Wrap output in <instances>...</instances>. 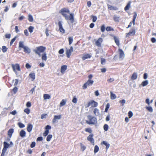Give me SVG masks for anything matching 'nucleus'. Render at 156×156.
Returning a JSON list of instances; mask_svg holds the SVG:
<instances>
[{"mask_svg":"<svg viewBox=\"0 0 156 156\" xmlns=\"http://www.w3.org/2000/svg\"><path fill=\"white\" fill-rule=\"evenodd\" d=\"M106 30L107 31H113L114 30L113 28L110 26L107 27L106 28Z\"/></svg>","mask_w":156,"mask_h":156,"instance_id":"32","label":"nucleus"},{"mask_svg":"<svg viewBox=\"0 0 156 156\" xmlns=\"http://www.w3.org/2000/svg\"><path fill=\"white\" fill-rule=\"evenodd\" d=\"M105 59L102 58L101 59V63L103 65L105 63Z\"/></svg>","mask_w":156,"mask_h":156,"instance_id":"56","label":"nucleus"},{"mask_svg":"<svg viewBox=\"0 0 156 156\" xmlns=\"http://www.w3.org/2000/svg\"><path fill=\"white\" fill-rule=\"evenodd\" d=\"M17 37V36H16L15 37H14L12 39L10 43V46L12 45L13 44V43L15 41Z\"/></svg>","mask_w":156,"mask_h":156,"instance_id":"39","label":"nucleus"},{"mask_svg":"<svg viewBox=\"0 0 156 156\" xmlns=\"http://www.w3.org/2000/svg\"><path fill=\"white\" fill-rule=\"evenodd\" d=\"M73 51V47L71 46L69 49H67L66 51V55L67 58H69L70 57L72 52Z\"/></svg>","mask_w":156,"mask_h":156,"instance_id":"10","label":"nucleus"},{"mask_svg":"<svg viewBox=\"0 0 156 156\" xmlns=\"http://www.w3.org/2000/svg\"><path fill=\"white\" fill-rule=\"evenodd\" d=\"M98 103L94 101V100H91L89 101L87 104L86 106V108H88L90 106L92 107H96L98 106Z\"/></svg>","mask_w":156,"mask_h":156,"instance_id":"4","label":"nucleus"},{"mask_svg":"<svg viewBox=\"0 0 156 156\" xmlns=\"http://www.w3.org/2000/svg\"><path fill=\"white\" fill-rule=\"evenodd\" d=\"M61 117V115H55L54 116V117L52 120V122L53 123H55L56 122L57 120L60 119Z\"/></svg>","mask_w":156,"mask_h":156,"instance_id":"12","label":"nucleus"},{"mask_svg":"<svg viewBox=\"0 0 156 156\" xmlns=\"http://www.w3.org/2000/svg\"><path fill=\"white\" fill-rule=\"evenodd\" d=\"M113 19L114 21L116 22H119L120 19L119 16H117L116 15L114 16Z\"/></svg>","mask_w":156,"mask_h":156,"instance_id":"20","label":"nucleus"},{"mask_svg":"<svg viewBox=\"0 0 156 156\" xmlns=\"http://www.w3.org/2000/svg\"><path fill=\"white\" fill-rule=\"evenodd\" d=\"M113 38L114 40L115 43L116 44V45L118 46H119V39L115 36H114Z\"/></svg>","mask_w":156,"mask_h":156,"instance_id":"21","label":"nucleus"},{"mask_svg":"<svg viewBox=\"0 0 156 156\" xmlns=\"http://www.w3.org/2000/svg\"><path fill=\"white\" fill-rule=\"evenodd\" d=\"M99 150V148L98 147L97 145H95L94 147V153H96Z\"/></svg>","mask_w":156,"mask_h":156,"instance_id":"46","label":"nucleus"},{"mask_svg":"<svg viewBox=\"0 0 156 156\" xmlns=\"http://www.w3.org/2000/svg\"><path fill=\"white\" fill-rule=\"evenodd\" d=\"M8 48L5 46H4L2 47V50L3 53H5L7 51Z\"/></svg>","mask_w":156,"mask_h":156,"instance_id":"43","label":"nucleus"},{"mask_svg":"<svg viewBox=\"0 0 156 156\" xmlns=\"http://www.w3.org/2000/svg\"><path fill=\"white\" fill-rule=\"evenodd\" d=\"M34 27L32 26H30L28 28L29 31L31 33L33 32Z\"/></svg>","mask_w":156,"mask_h":156,"instance_id":"40","label":"nucleus"},{"mask_svg":"<svg viewBox=\"0 0 156 156\" xmlns=\"http://www.w3.org/2000/svg\"><path fill=\"white\" fill-rule=\"evenodd\" d=\"M93 134H90L89 135V136H88L87 137V139L92 144L94 145V139L93 138Z\"/></svg>","mask_w":156,"mask_h":156,"instance_id":"8","label":"nucleus"},{"mask_svg":"<svg viewBox=\"0 0 156 156\" xmlns=\"http://www.w3.org/2000/svg\"><path fill=\"white\" fill-rule=\"evenodd\" d=\"M87 117V120L86 121V122L87 124L95 125L97 124V119L95 117L89 115Z\"/></svg>","mask_w":156,"mask_h":156,"instance_id":"2","label":"nucleus"},{"mask_svg":"<svg viewBox=\"0 0 156 156\" xmlns=\"http://www.w3.org/2000/svg\"><path fill=\"white\" fill-rule=\"evenodd\" d=\"M4 147L2 150V153L1 156H4L5 153L6 152L7 148L9 147V144L5 142H4L3 143Z\"/></svg>","mask_w":156,"mask_h":156,"instance_id":"5","label":"nucleus"},{"mask_svg":"<svg viewBox=\"0 0 156 156\" xmlns=\"http://www.w3.org/2000/svg\"><path fill=\"white\" fill-rule=\"evenodd\" d=\"M86 132H88L89 133H91L92 132V130L90 128H87L85 129Z\"/></svg>","mask_w":156,"mask_h":156,"instance_id":"47","label":"nucleus"},{"mask_svg":"<svg viewBox=\"0 0 156 156\" xmlns=\"http://www.w3.org/2000/svg\"><path fill=\"white\" fill-rule=\"evenodd\" d=\"M19 48H25L26 46H24L23 44V42L22 41H20L19 42Z\"/></svg>","mask_w":156,"mask_h":156,"instance_id":"30","label":"nucleus"},{"mask_svg":"<svg viewBox=\"0 0 156 156\" xmlns=\"http://www.w3.org/2000/svg\"><path fill=\"white\" fill-rule=\"evenodd\" d=\"M148 84V81L147 80H146L143 81L142 82V83H141V85H142V86L144 87V86H145L147 85Z\"/></svg>","mask_w":156,"mask_h":156,"instance_id":"41","label":"nucleus"},{"mask_svg":"<svg viewBox=\"0 0 156 156\" xmlns=\"http://www.w3.org/2000/svg\"><path fill=\"white\" fill-rule=\"evenodd\" d=\"M131 2V1L128 2L127 5L124 8V10L125 11L128 10L129 9L130 7Z\"/></svg>","mask_w":156,"mask_h":156,"instance_id":"14","label":"nucleus"},{"mask_svg":"<svg viewBox=\"0 0 156 156\" xmlns=\"http://www.w3.org/2000/svg\"><path fill=\"white\" fill-rule=\"evenodd\" d=\"M33 128V126L30 124H28L27 125V130L28 132H30Z\"/></svg>","mask_w":156,"mask_h":156,"instance_id":"19","label":"nucleus"},{"mask_svg":"<svg viewBox=\"0 0 156 156\" xmlns=\"http://www.w3.org/2000/svg\"><path fill=\"white\" fill-rule=\"evenodd\" d=\"M93 113L96 116L98 115L99 113V110L97 108H94L93 111Z\"/></svg>","mask_w":156,"mask_h":156,"instance_id":"29","label":"nucleus"},{"mask_svg":"<svg viewBox=\"0 0 156 156\" xmlns=\"http://www.w3.org/2000/svg\"><path fill=\"white\" fill-rule=\"evenodd\" d=\"M59 13L65 18L66 20H69L71 23L74 22V14L70 13V11L68 9L66 8H62L60 11Z\"/></svg>","mask_w":156,"mask_h":156,"instance_id":"1","label":"nucleus"},{"mask_svg":"<svg viewBox=\"0 0 156 156\" xmlns=\"http://www.w3.org/2000/svg\"><path fill=\"white\" fill-rule=\"evenodd\" d=\"M49 133V131L48 130H45L44 132L43 133V136H46Z\"/></svg>","mask_w":156,"mask_h":156,"instance_id":"51","label":"nucleus"},{"mask_svg":"<svg viewBox=\"0 0 156 156\" xmlns=\"http://www.w3.org/2000/svg\"><path fill=\"white\" fill-rule=\"evenodd\" d=\"M35 142H33L30 144V147L31 148L34 147L35 145Z\"/></svg>","mask_w":156,"mask_h":156,"instance_id":"60","label":"nucleus"},{"mask_svg":"<svg viewBox=\"0 0 156 156\" xmlns=\"http://www.w3.org/2000/svg\"><path fill=\"white\" fill-rule=\"evenodd\" d=\"M43 98L44 100L48 99L51 98V96L48 94H44Z\"/></svg>","mask_w":156,"mask_h":156,"instance_id":"26","label":"nucleus"},{"mask_svg":"<svg viewBox=\"0 0 156 156\" xmlns=\"http://www.w3.org/2000/svg\"><path fill=\"white\" fill-rule=\"evenodd\" d=\"M52 137V136L51 134L48 135L46 139V140L47 141H49Z\"/></svg>","mask_w":156,"mask_h":156,"instance_id":"45","label":"nucleus"},{"mask_svg":"<svg viewBox=\"0 0 156 156\" xmlns=\"http://www.w3.org/2000/svg\"><path fill=\"white\" fill-rule=\"evenodd\" d=\"M41 58L42 60L46 61L47 59L46 54L45 52L43 53L42 55Z\"/></svg>","mask_w":156,"mask_h":156,"instance_id":"27","label":"nucleus"},{"mask_svg":"<svg viewBox=\"0 0 156 156\" xmlns=\"http://www.w3.org/2000/svg\"><path fill=\"white\" fill-rule=\"evenodd\" d=\"M24 49V51L27 54H29L31 52L30 49L27 47L26 46Z\"/></svg>","mask_w":156,"mask_h":156,"instance_id":"16","label":"nucleus"},{"mask_svg":"<svg viewBox=\"0 0 156 156\" xmlns=\"http://www.w3.org/2000/svg\"><path fill=\"white\" fill-rule=\"evenodd\" d=\"M116 97L115 94L112 93V92H111V99L112 100H114L116 98Z\"/></svg>","mask_w":156,"mask_h":156,"instance_id":"34","label":"nucleus"},{"mask_svg":"<svg viewBox=\"0 0 156 156\" xmlns=\"http://www.w3.org/2000/svg\"><path fill=\"white\" fill-rule=\"evenodd\" d=\"M62 22L61 21H59L58 24L60 32L63 33H64L65 32V30L62 27Z\"/></svg>","mask_w":156,"mask_h":156,"instance_id":"9","label":"nucleus"},{"mask_svg":"<svg viewBox=\"0 0 156 156\" xmlns=\"http://www.w3.org/2000/svg\"><path fill=\"white\" fill-rule=\"evenodd\" d=\"M12 91L14 92V94H16L18 90V88L17 87H15L12 89Z\"/></svg>","mask_w":156,"mask_h":156,"instance_id":"54","label":"nucleus"},{"mask_svg":"<svg viewBox=\"0 0 156 156\" xmlns=\"http://www.w3.org/2000/svg\"><path fill=\"white\" fill-rule=\"evenodd\" d=\"M28 20L30 22H32L33 21V16L30 14L28 15Z\"/></svg>","mask_w":156,"mask_h":156,"instance_id":"37","label":"nucleus"},{"mask_svg":"<svg viewBox=\"0 0 156 156\" xmlns=\"http://www.w3.org/2000/svg\"><path fill=\"white\" fill-rule=\"evenodd\" d=\"M94 83V81L91 80H88L83 85V88L84 89H86L88 86H91Z\"/></svg>","mask_w":156,"mask_h":156,"instance_id":"6","label":"nucleus"},{"mask_svg":"<svg viewBox=\"0 0 156 156\" xmlns=\"http://www.w3.org/2000/svg\"><path fill=\"white\" fill-rule=\"evenodd\" d=\"M119 58L120 59H122L124 57L125 54L123 51L121 49H119Z\"/></svg>","mask_w":156,"mask_h":156,"instance_id":"11","label":"nucleus"},{"mask_svg":"<svg viewBox=\"0 0 156 156\" xmlns=\"http://www.w3.org/2000/svg\"><path fill=\"white\" fill-rule=\"evenodd\" d=\"M64 49L63 48H61L58 51V53L59 54H62L64 52Z\"/></svg>","mask_w":156,"mask_h":156,"instance_id":"55","label":"nucleus"},{"mask_svg":"<svg viewBox=\"0 0 156 156\" xmlns=\"http://www.w3.org/2000/svg\"><path fill=\"white\" fill-rule=\"evenodd\" d=\"M13 132L14 129H10L8 132V135L9 137H11Z\"/></svg>","mask_w":156,"mask_h":156,"instance_id":"22","label":"nucleus"},{"mask_svg":"<svg viewBox=\"0 0 156 156\" xmlns=\"http://www.w3.org/2000/svg\"><path fill=\"white\" fill-rule=\"evenodd\" d=\"M25 67L26 68H30L31 67V66L28 63H27L26 64Z\"/></svg>","mask_w":156,"mask_h":156,"instance_id":"64","label":"nucleus"},{"mask_svg":"<svg viewBox=\"0 0 156 156\" xmlns=\"http://www.w3.org/2000/svg\"><path fill=\"white\" fill-rule=\"evenodd\" d=\"M24 34L26 36H28L29 35V33L28 30L27 29H25L24 30Z\"/></svg>","mask_w":156,"mask_h":156,"instance_id":"59","label":"nucleus"},{"mask_svg":"<svg viewBox=\"0 0 156 156\" xmlns=\"http://www.w3.org/2000/svg\"><path fill=\"white\" fill-rule=\"evenodd\" d=\"M80 144L81 146V148L82 151H84L86 148V147L83 145L82 143H80Z\"/></svg>","mask_w":156,"mask_h":156,"instance_id":"44","label":"nucleus"},{"mask_svg":"<svg viewBox=\"0 0 156 156\" xmlns=\"http://www.w3.org/2000/svg\"><path fill=\"white\" fill-rule=\"evenodd\" d=\"M66 102V100L65 99H62L60 104V107L62 106L65 105Z\"/></svg>","mask_w":156,"mask_h":156,"instance_id":"33","label":"nucleus"},{"mask_svg":"<svg viewBox=\"0 0 156 156\" xmlns=\"http://www.w3.org/2000/svg\"><path fill=\"white\" fill-rule=\"evenodd\" d=\"M101 144H104L106 146V150H107L109 148L110 146V144L108 143L107 142L105 141H103L101 143Z\"/></svg>","mask_w":156,"mask_h":156,"instance_id":"15","label":"nucleus"},{"mask_svg":"<svg viewBox=\"0 0 156 156\" xmlns=\"http://www.w3.org/2000/svg\"><path fill=\"white\" fill-rule=\"evenodd\" d=\"M91 57V56L89 54H87L83 55L82 57V59L83 60H85V59L90 58Z\"/></svg>","mask_w":156,"mask_h":156,"instance_id":"17","label":"nucleus"},{"mask_svg":"<svg viewBox=\"0 0 156 156\" xmlns=\"http://www.w3.org/2000/svg\"><path fill=\"white\" fill-rule=\"evenodd\" d=\"M101 30L102 32H104L106 29V28L104 24L102 25L101 27Z\"/></svg>","mask_w":156,"mask_h":156,"instance_id":"36","label":"nucleus"},{"mask_svg":"<svg viewBox=\"0 0 156 156\" xmlns=\"http://www.w3.org/2000/svg\"><path fill=\"white\" fill-rule=\"evenodd\" d=\"M128 115L129 118H131L133 115V113L131 111H129L128 113Z\"/></svg>","mask_w":156,"mask_h":156,"instance_id":"53","label":"nucleus"},{"mask_svg":"<svg viewBox=\"0 0 156 156\" xmlns=\"http://www.w3.org/2000/svg\"><path fill=\"white\" fill-rule=\"evenodd\" d=\"M110 107V105L109 103H108L106 106V107L105 109V112H107Z\"/></svg>","mask_w":156,"mask_h":156,"instance_id":"50","label":"nucleus"},{"mask_svg":"<svg viewBox=\"0 0 156 156\" xmlns=\"http://www.w3.org/2000/svg\"><path fill=\"white\" fill-rule=\"evenodd\" d=\"M91 17L92 18V20L93 22H95L96 21L97 18L96 16L92 15L91 16Z\"/></svg>","mask_w":156,"mask_h":156,"instance_id":"38","label":"nucleus"},{"mask_svg":"<svg viewBox=\"0 0 156 156\" xmlns=\"http://www.w3.org/2000/svg\"><path fill=\"white\" fill-rule=\"evenodd\" d=\"M135 29L134 28L132 27L129 30V33L126 34V37H127L129 36H131L132 35H134L135 34Z\"/></svg>","mask_w":156,"mask_h":156,"instance_id":"7","label":"nucleus"},{"mask_svg":"<svg viewBox=\"0 0 156 156\" xmlns=\"http://www.w3.org/2000/svg\"><path fill=\"white\" fill-rule=\"evenodd\" d=\"M26 132L23 130H21L20 133V136L21 137H23L26 136Z\"/></svg>","mask_w":156,"mask_h":156,"instance_id":"25","label":"nucleus"},{"mask_svg":"<svg viewBox=\"0 0 156 156\" xmlns=\"http://www.w3.org/2000/svg\"><path fill=\"white\" fill-rule=\"evenodd\" d=\"M26 106L27 107L29 108L31 106V103L30 101H28L27 102Z\"/></svg>","mask_w":156,"mask_h":156,"instance_id":"61","label":"nucleus"},{"mask_svg":"<svg viewBox=\"0 0 156 156\" xmlns=\"http://www.w3.org/2000/svg\"><path fill=\"white\" fill-rule=\"evenodd\" d=\"M46 49V48L43 46L37 47L35 49L33 50V51L36 54L38 55L39 56H41V53L43 52Z\"/></svg>","mask_w":156,"mask_h":156,"instance_id":"3","label":"nucleus"},{"mask_svg":"<svg viewBox=\"0 0 156 156\" xmlns=\"http://www.w3.org/2000/svg\"><path fill=\"white\" fill-rule=\"evenodd\" d=\"M104 129L105 131L108 130V126L107 124H105L104 126Z\"/></svg>","mask_w":156,"mask_h":156,"instance_id":"52","label":"nucleus"},{"mask_svg":"<svg viewBox=\"0 0 156 156\" xmlns=\"http://www.w3.org/2000/svg\"><path fill=\"white\" fill-rule=\"evenodd\" d=\"M108 9L110 10H117L118 9V8L116 7L111 5H108Z\"/></svg>","mask_w":156,"mask_h":156,"instance_id":"24","label":"nucleus"},{"mask_svg":"<svg viewBox=\"0 0 156 156\" xmlns=\"http://www.w3.org/2000/svg\"><path fill=\"white\" fill-rule=\"evenodd\" d=\"M24 111L27 114H29L30 112V110L28 108H26L24 110Z\"/></svg>","mask_w":156,"mask_h":156,"instance_id":"48","label":"nucleus"},{"mask_svg":"<svg viewBox=\"0 0 156 156\" xmlns=\"http://www.w3.org/2000/svg\"><path fill=\"white\" fill-rule=\"evenodd\" d=\"M14 71L16 73V75H20L22 74L20 71V69H13Z\"/></svg>","mask_w":156,"mask_h":156,"instance_id":"23","label":"nucleus"},{"mask_svg":"<svg viewBox=\"0 0 156 156\" xmlns=\"http://www.w3.org/2000/svg\"><path fill=\"white\" fill-rule=\"evenodd\" d=\"M122 104V105L123 106L126 102V101L124 99H123L122 100H120L119 101Z\"/></svg>","mask_w":156,"mask_h":156,"instance_id":"58","label":"nucleus"},{"mask_svg":"<svg viewBox=\"0 0 156 156\" xmlns=\"http://www.w3.org/2000/svg\"><path fill=\"white\" fill-rule=\"evenodd\" d=\"M17 113V112L16 110H14L10 112V114L13 115H15Z\"/></svg>","mask_w":156,"mask_h":156,"instance_id":"62","label":"nucleus"},{"mask_svg":"<svg viewBox=\"0 0 156 156\" xmlns=\"http://www.w3.org/2000/svg\"><path fill=\"white\" fill-rule=\"evenodd\" d=\"M151 41L153 43H154L156 42V39L154 37H152L151 38Z\"/></svg>","mask_w":156,"mask_h":156,"instance_id":"63","label":"nucleus"},{"mask_svg":"<svg viewBox=\"0 0 156 156\" xmlns=\"http://www.w3.org/2000/svg\"><path fill=\"white\" fill-rule=\"evenodd\" d=\"M68 41L69 45L72 44L73 41V39L72 37H69L68 38Z\"/></svg>","mask_w":156,"mask_h":156,"instance_id":"42","label":"nucleus"},{"mask_svg":"<svg viewBox=\"0 0 156 156\" xmlns=\"http://www.w3.org/2000/svg\"><path fill=\"white\" fill-rule=\"evenodd\" d=\"M146 109L149 112H152L153 111V109L151 106H147L146 107Z\"/></svg>","mask_w":156,"mask_h":156,"instance_id":"35","label":"nucleus"},{"mask_svg":"<svg viewBox=\"0 0 156 156\" xmlns=\"http://www.w3.org/2000/svg\"><path fill=\"white\" fill-rule=\"evenodd\" d=\"M137 78V75L136 73H134L132 74L131 77V79L132 80H134L136 79Z\"/></svg>","mask_w":156,"mask_h":156,"instance_id":"28","label":"nucleus"},{"mask_svg":"<svg viewBox=\"0 0 156 156\" xmlns=\"http://www.w3.org/2000/svg\"><path fill=\"white\" fill-rule=\"evenodd\" d=\"M12 68H20V65L18 64H12Z\"/></svg>","mask_w":156,"mask_h":156,"instance_id":"31","label":"nucleus"},{"mask_svg":"<svg viewBox=\"0 0 156 156\" xmlns=\"http://www.w3.org/2000/svg\"><path fill=\"white\" fill-rule=\"evenodd\" d=\"M5 37L6 38L9 39L11 37V34H6L5 35Z\"/></svg>","mask_w":156,"mask_h":156,"instance_id":"57","label":"nucleus"},{"mask_svg":"<svg viewBox=\"0 0 156 156\" xmlns=\"http://www.w3.org/2000/svg\"><path fill=\"white\" fill-rule=\"evenodd\" d=\"M18 124L20 128H23L25 126L21 122H18Z\"/></svg>","mask_w":156,"mask_h":156,"instance_id":"49","label":"nucleus"},{"mask_svg":"<svg viewBox=\"0 0 156 156\" xmlns=\"http://www.w3.org/2000/svg\"><path fill=\"white\" fill-rule=\"evenodd\" d=\"M29 76L32 81H34L35 78V73H31L29 74Z\"/></svg>","mask_w":156,"mask_h":156,"instance_id":"18","label":"nucleus"},{"mask_svg":"<svg viewBox=\"0 0 156 156\" xmlns=\"http://www.w3.org/2000/svg\"><path fill=\"white\" fill-rule=\"evenodd\" d=\"M103 40L101 38H99L98 40L95 42V44L98 47L101 46V43L102 42Z\"/></svg>","mask_w":156,"mask_h":156,"instance_id":"13","label":"nucleus"}]
</instances>
